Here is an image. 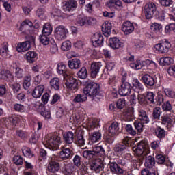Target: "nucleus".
<instances>
[{
    "mask_svg": "<svg viewBox=\"0 0 175 175\" xmlns=\"http://www.w3.org/2000/svg\"><path fill=\"white\" fill-rule=\"evenodd\" d=\"M132 144V139L129 137H124L122 139V142L118 144L114 147V151L119 155H122L123 152H125L126 147H129Z\"/></svg>",
    "mask_w": 175,
    "mask_h": 175,
    "instance_id": "nucleus-5",
    "label": "nucleus"
},
{
    "mask_svg": "<svg viewBox=\"0 0 175 175\" xmlns=\"http://www.w3.org/2000/svg\"><path fill=\"white\" fill-rule=\"evenodd\" d=\"M122 31L124 35H131L135 31V26L130 21L124 22L122 25Z\"/></svg>",
    "mask_w": 175,
    "mask_h": 175,
    "instance_id": "nucleus-20",
    "label": "nucleus"
},
{
    "mask_svg": "<svg viewBox=\"0 0 175 175\" xmlns=\"http://www.w3.org/2000/svg\"><path fill=\"white\" fill-rule=\"evenodd\" d=\"M68 65L70 69H79L81 67V62L80 59L76 58L68 60Z\"/></svg>",
    "mask_w": 175,
    "mask_h": 175,
    "instance_id": "nucleus-28",
    "label": "nucleus"
},
{
    "mask_svg": "<svg viewBox=\"0 0 175 175\" xmlns=\"http://www.w3.org/2000/svg\"><path fill=\"white\" fill-rule=\"evenodd\" d=\"M130 66L132 69H135V70H139L143 68V65L140 63V61H137L134 63H131Z\"/></svg>",
    "mask_w": 175,
    "mask_h": 175,
    "instance_id": "nucleus-57",
    "label": "nucleus"
},
{
    "mask_svg": "<svg viewBox=\"0 0 175 175\" xmlns=\"http://www.w3.org/2000/svg\"><path fill=\"white\" fill-rule=\"evenodd\" d=\"M78 77L79 79H87L88 73L87 72V68L82 67L77 73Z\"/></svg>",
    "mask_w": 175,
    "mask_h": 175,
    "instance_id": "nucleus-46",
    "label": "nucleus"
},
{
    "mask_svg": "<svg viewBox=\"0 0 175 175\" xmlns=\"http://www.w3.org/2000/svg\"><path fill=\"white\" fill-rule=\"evenodd\" d=\"M8 53H9V45L8 43H4L0 49V55L4 57V58H7Z\"/></svg>",
    "mask_w": 175,
    "mask_h": 175,
    "instance_id": "nucleus-41",
    "label": "nucleus"
},
{
    "mask_svg": "<svg viewBox=\"0 0 175 175\" xmlns=\"http://www.w3.org/2000/svg\"><path fill=\"white\" fill-rule=\"evenodd\" d=\"M161 121L162 125H167L172 122V119L169 115L165 114L161 116Z\"/></svg>",
    "mask_w": 175,
    "mask_h": 175,
    "instance_id": "nucleus-50",
    "label": "nucleus"
},
{
    "mask_svg": "<svg viewBox=\"0 0 175 175\" xmlns=\"http://www.w3.org/2000/svg\"><path fill=\"white\" fill-rule=\"evenodd\" d=\"M145 160L144 166L147 169H152L155 166V158L152 156L146 155L142 161Z\"/></svg>",
    "mask_w": 175,
    "mask_h": 175,
    "instance_id": "nucleus-24",
    "label": "nucleus"
},
{
    "mask_svg": "<svg viewBox=\"0 0 175 175\" xmlns=\"http://www.w3.org/2000/svg\"><path fill=\"white\" fill-rule=\"evenodd\" d=\"M103 36L101 33H95L92 38V43L94 47H99L103 46Z\"/></svg>",
    "mask_w": 175,
    "mask_h": 175,
    "instance_id": "nucleus-18",
    "label": "nucleus"
},
{
    "mask_svg": "<svg viewBox=\"0 0 175 175\" xmlns=\"http://www.w3.org/2000/svg\"><path fill=\"white\" fill-rule=\"evenodd\" d=\"M71 47L72 43L70 42V41L67 40L62 44L61 49L63 51H68V50H70Z\"/></svg>",
    "mask_w": 175,
    "mask_h": 175,
    "instance_id": "nucleus-55",
    "label": "nucleus"
},
{
    "mask_svg": "<svg viewBox=\"0 0 175 175\" xmlns=\"http://www.w3.org/2000/svg\"><path fill=\"white\" fill-rule=\"evenodd\" d=\"M32 22L29 20H25L21 23L19 27V31H21L23 33H27L29 31V27H32Z\"/></svg>",
    "mask_w": 175,
    "mask_h": 175,
    "instance_id": "nucleus-27",
    "label": "nucleus"
},
{
    "mask_svg": "<svg viewBox=\"0 0 175 175\" xmlns=\"http://www.w3.org/2000/svg\"><path fill=\"white\" fill-rule=\"evenodd\" d=\"M133 125L137 132H139V133L143 132V130L144 129V125H143V122L135 121Z\"/></svg>",
    "mask_w": 175,
    "mask_h": 175,
    "instance_id": "nucleus-51",
    "label": "nucleus"
},
{
    "mask_svg": "<svg viewBox=\"0 0 175 175\" xmlns=\"http://www.w3.org/2000/svg\"><path fill=\"white\" fill-rule=\"evenodd\" d=\"M44 91V85H38L35 88L32 92V96L33 98H40L43 94V92Z\"/></svg>",
    "mask_w": 175,
    "mask_h": 175,
    "instance_id": "nucleus-31",
    "label": "nucleus"
},
{
    "mask_svg": "<svg viewBox=\"0 0 175 175\" xmlns=\"http://www.w3.org/2000/svg\"><path fill=\"white\" fill-rule=\"evenodd\" d=\"M155 136L158 137V139H164L165 136H166V131L165 129L158 126L154 129Z\"/></svg>",
    "mask_w": 175,
    "mask_h": 175,
    "instance_id": "nucleus-35",
    "label": "nucleus"
},
{
    "mask_svg": "<svg viewBox=\"0 0 175 175\" xmlns=\"http://www.w3.org/2000/svg\"><path fill=\"white\" fill-rule=\"evenodd\" d=\"M77 23L79 27H84V25H87V16H78L77 18Z\"/></svg>",
    "mask_w": 175,
    "mask_h": 175,
    "instance_id": "nucleus-47",
    "label": "nucleus"
},
{
    "mask_svg": "<svg viewBox=\"0 0 175 175\" xmlns=\"http://www.w3.org/2000/svg\"><path fill=\"white\" fill-rule=\"evenodd\" d=\"M88 97L87 94H77L73 99V102L75 103H83L84 102H86Z\"/></svg>",
    "mask_w": 175,
    "mask_h": 175,
    "instance_id": "nucleus-34",
    "label": "nucleus"
},
{
    "mask_svg": "<svg viewBox=\"0 0 175 175\" xmlns=\"http://www.w3.org/2000/svg\"><path fill=\"white\" fill-rule=\"evenodd\" d=\"M165 95L172 99H175V92L170 88H163Z\"/></svg>",
    "mask_w": 175,
    "mask_h": 175,
    "instance_id": "nucleus-48",
    "label": "nucleus"
},
{
    "mask_svg": "<svg viewBox=\"0 0 175 175\" xmlns=\"http://www.w3.org/2000/svg\"><path fill=\"white\" fill-rule=\"evenodd\" d=\"M47 36H48L45 34L40 36L39 40L40 43L43 44V46H47V44L50 43V38H49V37Z\"/></svg>",
    "mask_w": 175,
    "mask_h": 175,
    "instance_id": "nucleus-49",
    "label": "nucleus"
},
{
    "mask_svg": "<svg viewBox=\"0 0 175 175\" xmlns=\"http://www.w3.org/2000/svg\"><path fill=\"white\" fill-rule=\"evenodd\" d=\"M163 95L162 94H159L154 99V105H158V106H161L162 103H163Z\"/></svg>",
    "mask_w": 175,
    "mask_h": 175,
    "instance_id": "nucleus-60",
    "label": "nucleus"
},
{
    "mask_svg": "<svg viewBox=\"0 0 175 175\" xmlns=\"http://www.w3.org/2000/svg\"><path fill=\"white\" fill-rule=\"evenodd\" d=\"M63 10L64 12H73L76 10L77 8V1L76 0H70L66 2L63 5Z\"/></svg>",
    "mask_w": 175,
    "mask_h": 175,
    "instance_id": "nucleus-16",
    "label": "nucleus"
},
{
    "mask_svg": "<svg viewBox=\"0 0 175 175\" xmlns=\"http://www.w3.org/2000/svg\"><path fill=\"white\" fill-rule=\"evenodd\" d=\"M126 132L129 133V135H131V136H135L136 135V130L133 129V127H132V125L127 124L125 128Z\"/></svg>",
    "mask_w": 175,
    "mask_h": 175,
    "instance_id": "nucleus-61",
    "label": "nucleus"
},
{
    "mask_svg": "<svg viewBox=\"0 0 175 175\" xmlns=\"http://www.w3.org/2000/svg\"><path fill=\"white\" fill-rule=\"evenodd\" d=\"M108 166L113 174H124V169H122V167H120L117 163L114 161H110L108 164Z\"/></svg>",
    "mask_w": 175,
    "mask_h": 175,
    "instance_id": "nucleus-14",
    "label": "nucleus"
},
{
    "mask_svg": "<svg viewBox=\"0 0 175 175\" xmlns=\"http://www.w3.org/2000/svg\"><path fill=\"white\" fill-rule=\"evenodd\" d=\"M57 73L59 75H63L64 77H68L69 72L66 69V66L64 63H59L57 64Z\"/></svg>",
    "mask_w": 175,
    "mask_h": 175,
    "instance_id": "nucleus-29",
    "label": "nucleus"
},
{
    "mask_svg": "<svg viewBox=\"0 0 175 175\" xmlns=\"http://www.w3.org/2000/svg\"><path fill=\"white\" fill-rule=\"evenodd\" d=\"M57 161H58V157L53 155L47 166L48 172H50L51 173H57V172H59L61 166L59 165V163Z\"/></svg>",
    "mask_w": 175,
    "mask_h": 175,
    "instance_id": "nucleus-8",
    "label": "nucleus"
},
{
    "mask_svg": "<svg viewBox=\"0 0 175 175\" xmlns=\"http://www.w3.org/2000/svg\"><path fill=\"white\" fill-rule=\"evenodd\" d=\"M102 138V133L99 131H94L91 133L89 136V140L90 143H96V142H99Z\"/></svg>",
    "mask_w": 175,
    "mask_h": 175,
    "instance_id": "nucleus-30",
    "label": "nucleus"
},
{
    "mask_svg": "<svg viewBox=\"0 0 175 175\" xmlns=\"http://www.w3.org/2000/svg\"><path fill=\"white\" fill-rule=\"evenodd\" d=\"M64 79L66 80L65 85L68 90H70V91H77V88L79 87V82L77 81V79L69 75L64 77Z\"/></svg>",
    "mask_w": 175,
    "mask_h": 175,
    "instance_id": "nucleus-9",
    "label": "nucleus"
},
{
    "mask_svg": "<svg viewBox=\"0 0 175 175\" xmlns=\"http://www.w3.org/2000/svg\"><path fill=\"white\" fill-rule=\"evenodd\" d=\"M122 85L119 89V94L121 96H128L132 91V85L126 82L124 77L121 79Z\"/></svg>",
    "mask_w": 175,
    "mask_h": 175,
    "instance_id": "nucleus-7",
    "label": "nucleus"
},
{
    "mask_svg": "<svg viewBox=\"0 0 175 175\" xmlns=\"http://www.w3.org/2000/svg\"><path fill=\"white\" fill-rule=\"evenodd\" d=\"M63 140L66 144L70 146L72 148V144L75 140V133L72 131H68L63 134Z\"/></svg>",
    "mask_w": 175,
    "mask_h": 175,
    "instance_id": "nucleus-15",
    "label": "nucleus"
},
{
    "mask_svg": "<svg viewBox=\"0 0 175 175\" xmlns=\"http://www.w3.org/2000/svg\"><path fill=\"white\" fill-rule=\"evenodd\" d=\"M53 32V27H51V25L50 23H46L43 26L42 29V35H46L50 36L51 35V33Z\"/></svg>",
    "mask_w": 175,
    "mask_h": 175,
    "instance_id": "nucleus-39",
    "label": "nucleus"
},
{
    "mask_svg": "<svg viewBox=\"0 0 175 175\" xmlns=\"http://www.w3.org/2000/svg\"><path fill=\"white\" fill-rule=\"evenodd\" d=\"M155 12H157V5L155 3L151 2L145 5L144 13L147 20L152 18Z\"/></svg>",
    "mask_w": 175,
    "mask_h": 175,
    "instance_id": "nucleus-10",
    "label": "nucleus"
},
{
    "mask_svg": "<svg viewBox=\"0 0 175 175\" xmlns=\"http://www.w3.org/2000/svg\"><path fill=\"white\" fill-rule=\"evenodd\" d=\"M125 98H120L116 103V107L120 110L125 107Z\"/></svg>",
    "mask_w": 175,
    "mask_h": 175,
    "instance_id": "nucleus-59",
    "label": "nucleus"
},
{
    "mask_svg": "<svg viewBox=\"0 0 175 175\" xmlns=\"http://www.w3.org/2000/svg\"><path fill=\"white\" fill-rule=\"evenodd\" d=\"M82 155L83 158L86 159H96V158H105L106 155V152L105 148L102 146H98L94 147L92 150H83L82 152Z\"/></svg>",
    "mask_w": 175,
    "mask_h": 175,
    "instance_id": "nucleus-2",
    "label": "nucleus"
},
{
    "mask_svg": "<svg viewBox=\"0 0 175 175\" xmlns=\"http://www.w3.org/2000/svg\"><path fill=\"white\" fill-rule=\"evenodd\" d=\"M51 86L54 88L56 91L59 90V79L53 78L50 81Z\"/></svg>",
    "mask_w": 175,
    "mask_h": 175,
    "instance_id": "nucleus-44",
    "label": "nucleus"
},
{
    "mask_svg": "<svg viewBox=\"0 0 175 175\" xmlns=\"http://www.w3.org/2000/svg\"><path fill=\"white\" fill-rule=\"evenodd\" d=\"M102 32L104 33L105 36H110V33H111V23H107L103 24Z\"/></svg>",
    "mask_w": 175,
    "mask_h": 175,
    "instance_id": "nucleus-33",
    "label": "nucleus"
},
{
    "mask_svg": "<svg viewBox=\"0 0 175 175\" xmlns=\"http://www.w3.org/2000/svg\"><path fill=\"white\" fill-rule=\"evenodd\" d=\"M173 61L170 57H162L160 59L159 64L162 65V66H166L167 65H170Z\"/></svg>",
    "mask_w": 175,
    "mask_h": 175,
    "instance_id": "nucleus-45",
    "label": "nucleus"
},
{
    "mask_svg": "<svg viewBox=\"0 0 175 175\" xmlns=\"http://www.w3.org/2000/svg\"><path fill=\"white\" fill-rule=\"evenodd\" d=\"M68 33H69L68 29H66V27H65L64 25H59L55 28V38L57 39V40L61 42L66 39L68 37Z\"/></svg>",
    "mask_w": 175,
    "mask_h": 175,
    "instance_id": "nucleus-6",
    "label": "nucleus"
},
{
    "mask_svg": "<svg viewBox=\"0 0 175 175\" xmlns=\"http://www.w3.org/2000/svg\"><path fill=\"white\" fill-rule=\"evenodd\" d=\"M157 20L159 21H165V17H166V12L164 10H159L156 12L154 15Z\"/></svg>",
    "mask_w": 175,
    "mask_h": 175,
    "instance_id": "nucleus-36",
    "label": "nucleus"
},
{
    "mask_svg": "<svg viewBox=\"0 0 175 175\" xmlns=\"http://www.w3.org/2000/svg\"><path fill=\"white\" fill-rule=\"evenodd\" d=\"M31 43H35V38L33 37L31 38V41H25L18 44L16 47L17 52L23 53L24 51H28L31 49Z\"/></svg>",
    "mask_w": 175,
    "mask_h": 175,
    "instance_id": "nucleus-12",
    "label": "nucleus"
},
{
    "mask_svg": "<svg viewBox=\"0 0 175 175\" xmlns=\"http://www.w3.org/2000/svg\"><path fill=\"white\" fill-rule=\"evenodd\" d=\"M73 46L74 47H75V49H79L80 50H81L85 46V42H84V40H78L75 42H74Z\"/></svg>",
    "mask_w": 175,
    "mask_h": 175,
    "instance_id": "nucleus-54",
    "label": "nucleus"
},
{
    "mask_svg": "<svg viewBox=\"0 0 175 175\" xmlns=\"http://www.w3.org/2000/svg\"><path fill=\"white\" fill-rule=\"evenodd\" d=\"M108 132L113 136L118 135L120 134V125L118 122H113L109 127Z\"/></svg>",
    "mask_w": 175,
    "mask_h": 175,
    "instance_id": "nucleus-26",
    "label": "nucleus"
},
{
    "mask_svg": "<svg viewBox=\"0 0 175 175\" xmlns=\"http://www.w3.org/2000/svg\"><path fill=\"white\" fill-rule=\"evenodd\" d=\"M146 98L148 100H149L150 103H152L155 105V94L152 92H148L146 96Z\"/></svg>",
    "mask_w": 175,
    "mask_h": 175,
    "instance_id": "nucleus-53",
    "label": "nucleus"
},
{
    "mask_svg": "<svg viewBox=\"0 0 175 175\" xmlns=\"http://www.w3.org/2000/svg\"><path fill=\"white\" fill-rule=\"evenodd\" d=\"M102 68V63L100 62H93L91 65V76L94 79L98 76L99 70Z\"/></svg>",
    "mask_w": 175,
    "mask_h": 175,
    "instance_id": "nucleus-22",
    "label": "nucleus"
},
{
    "mask_svg": "<svg viewBox=\"0 0 175 175\" xmlns=\"http://www.w3.org/2000/svg\"><path fill=\"white\" fill-rule=\"evenodd\" d=\"M162 114V109L159 107H157L153 109L152 116L154 120H159Z\"/></svg>",
    "mask_w": 175,
    "mask_h": 175,
    "instance_id": "nucleus-43",
    "label": "nucleus"
},
{
    "mask_svg": "<svg viewBox=\"0 0 175 175\" xmlns=\"http://www.w3.org/2000/svg\"><path fill=\"white\" fill-rule=\"evenodd\" d=\"M100 90V86L99 84L90 81L86 83V85L83 89V94H85V95H88V96H91L92 95L99 94Z\"/></svg>",
    "mask_w": 175,
    "mask_h": 175,
    "instance_id": "nucleus-4",
    "label": "nucleus"
},
{
    "mask_svg": "<svg viewBox=\"0 0 175 175\" xmlns=\"http://www.w3.org/2000/svg\"><path fill=\"white\" fill-rule=\"evenodd\" d=\"M22 152L26 158H32V157H33V152H32L31 148L27 146H23L22 148Z\"/></svg>",
    "mask_w": 175,
    "mask_h": 175,
    "instance_id": "nucleus-42",
    "label": "nucleus"
},
{
    "mask_svg": "<svg viewBox=\"0 0 175 175\" xmlns=\"http://www.w3.org/2000/svg\"><path fill=\"white\" fill-rule=\"evenodd\" d=\"M133 150L135 155L139 157L142 161L150 152L148 142L144 140L141 141L137 147H133Z\"/></svg>",
    "mask_w": 175,
    "mask_h": 175,
    "instance_id": "nucleus-3",
    "label": "nucleus"
},
{
    "mask_svg": "<svg viewBox=\"0 0 175 175\" xmlns=\"http://www.w3.org/2000/svg\"><path fill=\"white\" fill-rule=\"evenodd\" d=\"M137 100H138L139 105H146V103H147L146 97V96H144L143 94H138Z\"/></svg>",
    "mask_w": 175,
    "mask_h": 175,
    "instance_id": "nucleus-64",
    "label": "nucleus"
},
{
    "mask_svg": "<svg viewBox=\"0 0 175 175\" xmlns=\"http://www.w3.org/2000/svg\"><path fill=\"white\" fill-rule=\"evenodd\" d=\"M13 162L15 165H23V163H24V159H23L21 156H14L13 157Z\"/></svg>",
    "mask_w": 175,
    "mask_h": 175,
    "instance_id": "nucleus-58",
    "label": "nucleus"
},
{
    "mask_svg": "<svg viewBox=\"0 0 175 175\" xmlns=\"http://www.w3.org/2000/svg\"><path fill=\"white\" fill-rule=\"evenodd\" d=\"M44 146L51 151H57L61 144V135L59 133H54L49 134L44 140Z\"/></svg>",
    "mask_w": 175,
    "mask_h": 175,
    "instance_id": "nucleus-1",
    "label": "nucleus"
},
{
    "mask_svg": "<svg viewBox=\"0 0 175 175\" xmlns=\"http://www.w3.org/2000/svg\"><path fill=\"white\" fill-rule=\"evenodd\" d=\"M100 163H93L90 165V169L96 172V173H99L100 170L103 169V163H102V160L100 161Z\"/></svg>",
    "mask_w": 175,
    "mask_h": 175,
    "instance_id": "nucleus-37",
    "label": "nucleus"
},
{
    "mask_svg": "<svg viewBox=\"0 0 175 175\" xmlns=\"http://www.w3.org/2000/svg\"><path fill=\"white\" fill-rule=\"evenodd\" d=\"M92 102L93 103H99L100 102V99H102V96L99 94V92L92 96H89Z\"/></svg>",
    "mask_w": 175,
    "mask_h": 175,
    "instance_id": "nucleus-56",
    "label": "nucleus"
},
{
    "mask_svg": "<svg viewBox=\"0 0 175 175\" xmlns=\"http://www.w3.org/2000/svg\"><path fill=\"white\" fill-rule=\"evenodd\" d=\"M139 120L143 124H148L150 122V118H148V116H147V112L144 110H139L138 113Z\"/></svg>",
    "mask_w": 175,
    "mask_h": 175,
    "instance_id": "nucleus-32",
    "label": "nucleus"
},
{
    "mask_svg": "<svg viewBox=\"0 0 175 175\" xmlns=\"http://www.w3.org/2000/svg\"><path fill=\"white\" fill-rule=\"evenodd\" d=\"M142 80L146 87H154L155 85V79L148 74L142 76Z\"/></svg>",
    "mask_w": 175,
    "mask_h": 175,
    "instance_id": "nucleus-21",
    "label": "nucleus"
},
{
    "mask_svg": "<svg viewBox=\"0 0 175 175\" xmlns=\"http://www.w3.org/2000/svg\"><path fill=\"white\" fill-rule=\"evenodd\" d=\"M36 55L37 54L35 53V51H28L25 55L26 59L29 62V64H33V62H35Z\"/></svg>",
    "mask_w": 175,
    "mask_h": 175,
    "instance_id": "nucleus-38",
    "label": "nucleus"
},
{
    "mask_svg": "<svg viewBox=\"0 0 175 175\" xmlns=\"http://www.w3.org/2000/svg\"><path fill=\"white\" fill-rule=\"evenodd\" d=\"M62 172L65 175H70L73 173V168L70 164H64V166L62 168Z\"/></svg>",
    "mask_w": 175,
    "mask_h": 175,
    "instance_id": "nucleus-40",
    "label": "nucleus"
},
{
    "mask_svg": "<svg viewBox=\"0 0 175 175\" xmlns=\"http://www.w3.org/2000/svg\"><path fill=\"white\" fill-rule=\"evenodd\" d=\"M109 46L113 50H118V49L124 47V44L121 42L118 38L113 37L109 39Z\"/></svg>",
    "mask_w": 175,
    "mask_h": 175,
    "instance_id": "nucleus-17",
    "label": "nucleus"
},
{
    "mask_svg": "<svg viewBox=\"0 0 175 175\" xmlns=\"http://www.w3.org/2000/svg\"><path fill=\"white\" fill-rule=\"evenodd\" d=\"M61 151L59 152V157L63 161H66L72 158V150L69 148H65V146H61Z\"/></svg>",
    "mask_w": 175,
    "mask_h": 175,
    "instance_id": "nucleus-13",
    "label": "nucleus"
},
{
    "mask_svg": "<svg viewBox=\"0 0 175 175\" xmlns=\"http://www.w3.org/2000/svg\"><path fill=\"white\" fill-rule=\"evenodd\" d=\"M175 32V23H171L165 26L166 33H170V32Z\"/></svg>",
    "mask_w": 175,
    "mask_h": 175,
    "instance_id": "nucleus-62",
    "label": "nucleus"
},
{
    "mask_svg": "<svg viewBox=\"0 0 175 175\" xmlns=\"http://www.w3.org/2000/svg\"><path fill=\"white\" fill-rule=\"evenodd\" d=\"M76 144L79 147H83L84 144H85V139H84V131L82 130H79L76 133Z\"/></svg>",
    "mask_w": 175,
    "mask_h": 175,
    "instance_id": "nucleus-23",
    "label": "nucleus"
},
{
    "mask_svg": "<svg viewBox=\"0 0 175 175\" xmlns=\"http://www.w3.org/2000/svg\"><path fill=\"white\" fill-rule=\"evenodd\" d=\"M170 47H172V44L168 41H164L154 46L156 51H158L159 54H167V53H169Z\"/></svg>",
    "mask_w": 175,
    "mask_h": 175,
    "instance_id": "nucleus-11",
    "label": "nucleus"
},
{
    "mask_svg": "<svg viewBox=\"0 0 175 175\" xmlns=\"http://www.w3.org/2000/svg\"><path fill=\"white\" fill-rule=\"evenodd\" d=\"M162 109L164 111H172V104L170 101H167L162 105Z\"/></svg>",
    "mask_w": 175,
    "mask_h": 175,
    "instance_id": "nucleus-63",
    "label": "nucleus"
},
{
    "mask_svg": "<svg viewBox=\"0 0 175 175\" xmlns=\"http://www.w3.org/2000/svg\"><path fill=\"white\" fill-rule=\"evenodd\" d=\"M162 28V25L158 23H152L150 26L152 32H159Z\"/></svg>",
    "mask_w": 175,
    "mask_h": 175,
    "instance_id": "nucleus-52",
    "label": "nucleus"
},
{
    "mask_svg": "<svg viewBox=\"0 0 175 175\" xmlns=\"http://www.w3.org/2000/svg\"><path fill=\"white\" fill-rule=\"evenodd\" d=\"M132 84L133 90H134L135 92H137V94H139V92H143V91H144V86L143 85V83L139 81V79H134Z\"/></svg>",
    "mask_w": 175,
    "mask_h": 175,
    "instance_id": "nucleus-25",
    "label": "nucleus"
},
{
    "mask_svg": "<svg viewBox=\"0 0 175 175\" xmlns=\"http://www.w3.org/2000/svg\"><path fill=\"white\" fill-rule=\"evenodd\" d=\"M135 109L133 107L131 106L123 112V118L124 121H132L135 118Z\"/></svg>",
    "mask_w": 175,
    "mask_h": 175,
    "instance_id": "nucleus-19",
    "label": "nucleus"
}]
</instances>
